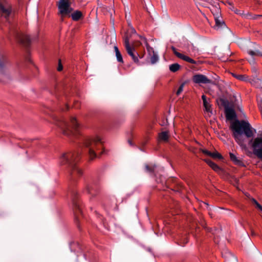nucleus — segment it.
I'll list each match as a JSON object with an SVG mask.
<instances>
[{
	"label": "nucleus",
	"instance_id": "1a4fd4ad",
	"mask_svg": "<svg viewBox=\"0 0 262 262\" xmlns=\"http://www.w3.org/2000/svg\"><path fill=\"white\" fill-rule=\"evenodd\" d=\"M193 82L201 85L202 84H212L213 81L212 80L208 78V77L203 74H195L192 78Z\"/></svg>",
	"mask_w": 262,
	"mask_h": 262
},
{
	"label": "nucleus",
	"instance_id": "473e14b6",
	"mask_svg": "<svg viewBox=\"0 0 262 262\" xmlns=\"http://www.w3.org/2000/svg\"><path fill=\"white\" fill-rule=\"evenodd\" d=\"M262 17L261 15H254L252 16V19H257Z\"/></svg>",
	"mask_w": 262,
	"mask_h": 262
},
{
	"label": "nucleus",
	"instance_id": "a878e982",
	"mask_svg": "<svg viewBox=\"0 0 262 262\" xmlns=\"http://www.w3.org/2000/svg\"><path fill=\"white\" fill-rule=\"evenodd\" d=\"M92 189V186L90 184H86L83 189V192H85L87 193H91V190Z\"/></svg>",
	"mask_w": 262,
	"mask_h": 262
},
{
	"label": "nucleus",
	"instance_id": "c756f323",
	"mask_svg": "<svg viewBox=\"0 0 262 262\" xmlns=\"http://www.w3.org/2000/svg\"><path fill=\"white\" fill-rule=\"evenodd\" d=\"M112 202L113 203V204H112L111 205V206L108 207V208H116V207H117V201H116V200L114 199H113L112 200Z\"/></svg>",
	"mask_w": 262,
	"mask_h": 262
},
{
	"label": "nucleus",
	"instance_id": "f257e3e1",
	"mask_svg": "<svg viewBox=\"0 0 262 262\" xmlns=\"http://www.w3.org/2000/svg\"><path fill=\"white\" fill-rule=\"evenodd\" d=\"M231 128L233 131V137L236 142L242 147H246L244 137L242 134L244 133L248 138L252 137L253 133L250 124L244 120H235L231 124Z\"/></svg>",
	"mask_w": 262,
	"mask_h": 262
},
{
	"label": "nucleus",
	"instance_id": "2f4dec72",
	"mask_svg": "<svg viewBox=\"0 0 262 262\" xmlns=\"http://www.w3.org/2000/svg\"><path fill=\"white\" fill-rule=\"evenodd\" d=\"M62 66L61 63V62H60V60L59 61V64H58V68H57V70L58 71H61L62 70Z\"/></svg>",
	"mask_w": 262,
	"mask_h": 262
},
{
	"label": "nucleus",
	"instance_id": "c85d7f7f",
	"mask_svg": "<svg viewBox=\"0 0 262 262\" xmlns=\"http://www.w3.org/2000/svg\"><path fill=\"white\" fill-rule=\"evenodd\" d=\"M248 53L249 55H250L251 56H255V55H260L262 56V54H260V53H258V52H256L253 51H249L248 52Z\"/></svg>",
	"mask_w": 262,
	"mask_h": 262
},
{
	"label": "nucleus",
	"instance_id": "cd10ccee",
	"mask_svg": "<svg viewBox=\"0 0 262 262\" xmlns=\"http://www.w3.org/2000/svg\"><path fill=\"white\" fill-rule=\"evenodd\" d=\"M252 201L256 205V207L262 211V206L254 199H252Z\"/></svg>",
	"mask_w": 262,
	"mask_h": 262
},
{
	"label": "nucleus",
	"instance_id": "7ed1b4c3",
	"mask_svg": "<svg viewBox=\"0 0 262 262\" xmlns=\"http://www.w3.org/2000/svg\"><path fill=\"white\" fill-rule=\"evenodd\" d=\"M88 151L89 161L94 160L98 155H103L105 150L103 149V141L99 136H95L87 139L84 142Z\"/></svg>",
	"mask_w": 262,
	"mask_h": 262
},
{
	"label": "nucleus",
	"instance_id": "f3484780",
	"mask_svg": "<svg viewBox=\"0 0 262 262\" xmlns=\"http://www.w3.org/2000/svg\"><path fill=\"white\" fill-rule=\"evenodd\" d=\"M71 17L73 20L78 21L83 17V14L81 11L79 10H76L71 13Z\"/></svg>",
	"mask_w": 262,
	"mask_h": 262
},
{
	"label": "nucleus",
	"instance_id": "dca6fc26",
	"mask_svg": "<svg viewBox=\"0 0 262 262\" xmlns=\"http://www.w3.org/2000/svg\"><path fill=\"white\" fill-rule=\"evenodd\" d=\"M204 161L208 164V165L215 172L220 173L221 171V168L215 163L211 161L210 159H205Z\"/></svg>",
	"mask_w": 262,
	"mask_h": 262
},
{
	"label": "nucleus",
	"instance_id": "c9c22d12",
	"mask_svg": "<svg viewBox=\"0 0 262 262\" xmlns=\"http://www.w3.org/2000/svg\"><path fill=\"white\" fill-rule=\"evenodd\" d=\"M188 241V239L187 237H185V239L184 241L183 245L187 243Z\"/></svg>",
	"mask_w": 262,
	"mask_h": 262
},
{
	"label": "nucleus",
	"instance_id": "f704fd0d",
	"mask_svg": "<svg viewBox=\"0 0 262 262\" xmlns=\"http://www.w3.org/2000/svg\"><path fill=\"white\" fill-rule=\"evenodd\" d=\"M208 152H209V150H206V149H203V150H202V152H203V154H205V155H207V154H208Z\"/></svg>",
	"mask_w": 262,
	"mask_h": 262
},
{
	"label": "nucleus",
	"instance_id": "ddd939ff",
	"mask_svg": "<svg viewBox=\"0 0 262 262\" xmlns=\"http://www.w3.org/2000/svg\"><path fill=\"white\" fill-rule=\"evenodd\" d=\"M225 111L226 117L227 120H231L236 118V115L233 108L226 106Z\"/></svg>",
	"mask_w": 262,
	"mask_h": 262
},
{
	"label": "nucleus",
	"instance_id": "72a5a7b5",
	"mask_svg": "<svg viewBox=\"0 0 262 262\" xmlns=\"http://www.w3.org/2000/svg\"><path fill=\"white\" fill-rule=\"evenodd\" d=\"M216 8V7H213V9L212 10V12L213 15L215 14V15H216V14H217V11H216L215 10V8Z\"/></svg>",
	"mask_w": 262,
	"mask_h": 262
},
{
	"label": "nucleus",
	"instance_id": "4be33fe9",
	"mask_svg": "<svg viewBox=\"0 0 262 262\" xmlns=\"http://www.w3.org/2000/svg\"><path fill=\"white\" fill-rule=\"evenodd\" d=\"M156 165L150 164V165H145V169L146 170L150 173H154L155 170L156 169Z\"/></svg>",
	"mask_w": 262,
	"mask_h": 262
},
{
	"label": "nucleus",
	"instance_id": "6ab92c4d",
	"mask_svg": "<svg viewBox=\"0 0 262 262\" xmlns=\"http://www.w3.org/2000/svg\"><path fill=\"white\" fill-rule=\"evenodd\" d=\"M251 83L255 88H262V79L255 78L251 81Z\"/></svg>",
	"mask_w": 262,
	"mask_h": 262
},
{
	"label": "nucleus",
	"instance_id": "2eb2a0df",
	"mask_svg": "<svg viewBox=\"0 0 262 262\" xmlns=\"http://www.w3.org/2000/svg\"><path fill=\"white\" fill-rule=\"evenodd\" d=\"M229 156L231 161L235 165L241 166H245V165L240 159H238L234 154L230 152Z\"/></svg>",
	"mask_w": 262,
	"mask_h": 262
},
{
	"label": "nucleus",
	"instance_id": "39448f33",
	"mask_svg": "<svg viewBox=\"0 0 262 262\" xmlns=\"http://www.w3.org/2000/svg\"><path fill=\"white\" fill-rule=\"evenodd\" d=\"M124 46L127 54L131 57L134 62L137 65H141L139 59L142 58L144 55H139L136 51L135 47L130 45L129 37L127 34L124 36Z\"/></svg>",
	"mask_w": 262,
	"mask_h": 262
},
{
	"label": "nucleus",
	"instance_id": "bb28decb",
	"mask_svg": "<svg viewBox=\"0 0 262 262\" xmlns=\"http://www.w3.org/2000/svg\"><path fill=\"white\" fill-rule=\"evenodd\" d=\"M184 85H185L184 82L182 83L180 85L178 90H177V91L176 92L177 95H178V96L182 92V91H183V88H184Z\"/></svg>",
	"mask_w": 262,
	"mask_h": 262
},
{
	"label": "nucleus",
	"instance_id": "a211bd4d",
	"mask_svg": "<svg viewBox=\"0 0 262 262\" xmlns=\"http://www.w3.org/2000/svg\"><path fill=\"white\" fill-rule=\"evenodd\" d=\"M158 138L159 141H167L169 139V133L167 131L162 132L159 134Z\"/></svg>",
	"mask_w": 262,
	"mask_h": 262
},
{
	"label": "nucleus",
	"instance_id": "e433bc0d",
	"mask_svg": "<svg viewBox=\"0 0 262 262\" xmlns=\"http://www.w3.org/2000/svg\"><path fill=\"white\" fill-rule=\"evenodd\" d=\"M128 143H129V144L130 145V146H132L133 144V143L132 142V141L130 140H128Z\"/></svg>",
	"mask_w": 262,
	"mask_h": 262
},
{
	"label": "nucleus",
	"instance_id": "ea45409f",
	"mask_svg": "<svg viewBox=\"0 0 262 262\" xmlns=\"http://www.w3.org/2000/svg\"><path fill=\"white\" fill-rule=\"evenodd\" d=\"M143 39L144 40H145V41H146V40L145 38L143 37Z\"/></svg>",
	"mask_w": 262,
	"mask_h": 262
},
{
	"label": "nucleus",
	"instance_id": "7c9ffc66",
	"mask_svg": "<svg viewBox=\"0 0 262 262\" xmlns=\"http://www.w3.org/2000/svg\"><path fill=\"white\" fill-rule=\"evenodd\" d=\"M257 103H258V105L259 106V109L261 113L262 114V105H261L262 101H261V100H258Z\"/></svg>",
	"mask_w": 262,
	"mask_h": 262
},
{
	"label": "nucleus",
	"instance_id": "f03ea898",
	"mask_svg": "<svg viewBox=\"0 0 262 262\" xmlns=\"http://www.w3.org/2000/svg\"><path fill=\"white\" fill-rule=\"evenodd\" d=\"M80 157V154L77 151H74L63 154L59 158L60 165H66L71 168V174L73 179H75L76 176L80 177L82 174V170L77 166Z\"/></svg>",
	"mask_w": 262,
	"mask_h": 262
},
{
	"label": "nucleus",
	"instance_id": "423d86ee",
	"mask_svg": "<svg viewBox=\"0 0 262 262\" xmlns=\"http://www.w3.org/2000/svg\"><path fill=\"white\" fill-rule=\"evenodd\" d=\"M59 14L62 17L70 14L73 9L71 7L70 0H59L57 3Z\"/></svg>",
	"mask_w": 262,
	"mask_h": 262
},
{
	"label": "nucleus",
	"instance_id": "20e7f679",
	"mask_svg": "<svg viewBox=\"0 0 262 262\" xmlns=\"http://www.w3.org/2000/svg\"><path fill=\"white\" fill-rule=\"evenodd\" d=\"M71 124H69L63 120H59L57 125L61 129L62 134L66 136L77 134L78 132L79 125L75 117H72L70 120Z\"/></svg>",
	"mask_w": 262,
	"mask_h": 262
},
{
	"label": "nucleus",
	"instance_id": "aec40b11",
	"mask_svg": "<svg viewBox=\"0 0 262 262\" xmlns=\"http://www.w3.org/2000/svg\"><path fill=\"white\" fill-rule=\"evenodd\" d=\"M114 50L116 53V56L117 61L121 63H123V59L120 52L117 46L114 47Z\"/></svg>",
	"mask_w": 262,
	"mask_h": 262
},
{
	"label": "nucleus",
	"instance_id": "9b49d317",
	"mask_svg": "<svg viewBox=\"0 0 262 262\" xmlns=\"http://www.w3.org/2000/svg\"><path fill=\"white\" fill-rule=\"evenodd\" d=\"M15 36L21 43L26 46H29L31 41V38L29 36L23 33H16Z\"/></svg>",
	"mask_w": 262,
	"mask_h": 262
},
{
	"label": "nucleus",
	"instance_id": "79ce46f5",
	"mask_svg": "<svg viewBox=\"0 0 262 262\" xmlns=\"http://www.w3.org/2000/svg\"><path fill=\"white\" fill-rule=\"evenodd\" d=\"M217 242L215 239V243H217Z\"/></svg>",
	"mask_w": 262,
	"mask_h": 262
},
{
	"label": "nucleus",
	"instance_id": "0eeeda50",
	"mask_svg": "<svg viewBox=\"0 0 262 262\" xmlns=\"http://www.w3.org/2000/svg\"><path fill=\"white\" fill-rule=\"evenodd\" d=\"M69 191L71 198L73 208L74 210L75 214L77 215L79 213H81L79 195L77 190L75 188H70Z\"/></svg>",
	"mask_w": 262,
	"mask_h": 262
},
{
	"label": "nucleus",
	"instance_id": "9d476101",
	"mask_svg": "<svg viewBox=\"0 0 262 262\" xmlns=\"http://www.w3.org/2000/svg\"><path fill=\"white\" fill-rule=\"evenodd\" d=\"M171 50L173 53V54L179 58L185 61H187L189 63L196 64L197 63V62L193 60V59L190 58L189 57L182 54L180 52H179L177 49L174 47H171Z\"/></svg>",
	"mask_w": 262,
	"mask_h": 262
},
{
	"label": "nucleus",
	"instance_id": "58836bf2",
	"mask_svg": "<svg viewBox=\"0 0 262 262\" xmlns=\"http://www.w3.org/2000/svg\"><path fill=\"white\" fill-rule=\"evenodd\" d=\"M132 32H133V33H136V31H135V30L134 29H133V28L132 29Z\"/></svg>",
	"mask_w": 262,
	"mask_h": 262
},
{
	"label": "nucleus",
	"instance_id": "4c0bfd02",
	"mask_svg": "<svg viewBox=\"0 0 262 262\" xmlns=\"http://www.w3.org/2000/svg\"><path fill=\"white\" fill-rule=\"evenodd\" d=\"M212 152L210 151H209L207 155L211 157H212Z\"/></svg>",
	"mask_w": 262,
	"mask_h": 262
},
{
	"label": "nucleus",
	"instance_id": "412c9836",
	"mask_svg": "<svg viewBox=\"0 0 262 262\" xmlns=\"http://www.w3.org/2000/svg\"><path fill=\"white\" fill-rule=\"evenodd\" d=\"M181 66L179 64L176 63L169 66V70L172 72H176L180 69Z\"/></svg>",
	"mask_w": 262,
	"mask_h": 262
},
{
	"label": "nucleus",
	"instance_id": "a19ab883",
	"mask_svg": "<svg viewBox=\"0 0 262 262\" xmlns=\"http://www.w3.org/2000/svg\"><path fill=\"white\" fill-rule=\"evenodd\" d=\"M147 50L149 52V49L148 47H147Z\"/></svg>",
	"mask_w": 262,
	"mask_h": 262
},
{
	"label": "nucleus",
	"instance_id": "b1692460",
	"mask_svg": "<svg viewBox=\"0 0 262 262\" xmlns=\"http://www.w3.org/2000/svg\"><path fill=\"white\" fill-rule=\"evenodd\" d=\"M232 75L234 77L241 81H245L248 79L247 76H246L245 75H239L234 73H232Z\"/></svg>",
	"mask_w": 262,
	"mask_h": 262
},
{
	"label": "nucleus",
	"instance_id": "f8f14e48",
	"mask_svg": "<svg viewBox=\"0 0 262 262\" xmlns=\"http://www.w3.org/2000/svg\"><path fill=\"white\" fill-rule=\"evenodd\" d=\"M215 10L216 11H217V14H216V15L214 14V19L215 21V25L214 27L217 29H219L220 28H222L223 26H225V24L223 21L222 18L220 16V9L218 8H215Z\"/></svg>",
	"mask_w": 262,
	"mask_h": 262
},
{
	"label": "nucleus",
	"instance_id": "6e6552de",
	"mask_svg": "<svg viewBox=\"0 0 262 262\" xmlns=\"http://www.w3.org/2000/svg\"><path fill=\"white\" fill-rule=\"evenodd\" d=\"M250 143H251L254 154L262 161V137H256L253 140H251Z\"/></svg>",
	"mask_w": 262,
	"mask_h": 262
},
{
	"label": "nucleus",
	"instance_id": "5701e85b",
	"mask_svg": "<svg viewBox=\"0 0 262 262\" xmlns=\"http://www.w3.org/2000/svg\"><path fill=\"white\" fill-rule=\"evenodd\" d=\"M152 51V55L150 57V62L151 64L156 63L159 60V57L158 55L155 52L152 48H150Z\"/></svg>",
	"mask_w": 262,
	"mask_h": 262
},
{
	"label": "nucleus",
	"instance_id": "4468645a",
	"mask_svg": "<svg viewBox=\"0 0 262 262\" xmlns=\"http://www.w3.org/2000/svg\"><path fill=\"white\" fill-rule=\"evenodd\" d=\"M202 99L203 102V106L205 110L207 112H211V105L210 104V100L209 98H207L205 95L202 96Z\"/></svg>",
	"mask_w": 262,
	"mask_h": 262
},
{
	"label": "nucleus",
	"instance_id": "393cba45",
	"mask_svg": "<svg viewBox=\"0 0 262 262\" xmlns=\"http://www.w3.org/2000/svg\"><path fill=\"white\" fill-rule=\"evenodd\" d=\"M212 158L214 159H222L223 156L218 152H213L212 155Z\"/></svg>",
	"mask_w": 262,
	"mask_h": 262
}]
</instances>
